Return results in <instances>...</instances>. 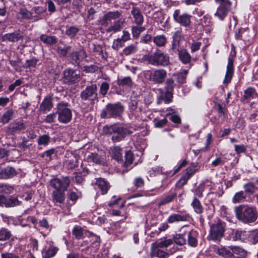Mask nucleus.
Listing matches in <instances>:
<instances>
[{"mask_svg":"<svg viewBox=\"0 0 258 258\" xmlns=\"http://www.w3.org/2000/svg\"><path fill=\"white\" fill-rule=\"evenodd\" d=\"M219 5L215 16L222 20L227 15L230 10L231 3L229 0H215Z\"/></svg>","mask_w":258,"mask_h":258,"instance_id":"nucleus-7","label":"nucleus"},{"mask_svg":"<svg viewBox=\"0 0 258 258\" xmlns=\"http://www.w3.org/2000/svg\"><path fill=\"white\" fill-rule=\"evenodd\" d=\"M18 18L30 19L32 18V13L25 8H21L17 15Z\"/></svg>","mask_w":258,"mask_h":258,"instance_id":"nucleus-43","label":"nucleus"},{"mask_svg":"<svg viewBox=\"0 0 258 258\" xmlns=\"http://www.w3.org/2000/svg\"><path fill=\"white\" fill-rule=\"evenodd\" d=\"M79 78L80 75L77 74L76 71L71 69H68L63 71L61 80L63 83L72 85L78 82Z\"/></svg>","mask_w":258,"mask_h":258,"instance_id":"nucleus-11","label":"nucleus"},{"mask_svg":"<svg viewBox=\"0 0 258 258\" xmlns=\"http://www.w3.org/2000/svg\"><path fill=\"white\" fill-rule=\"evenodd\" d=\"M21 202L19 201L17 198L11 197L9 199H6L5 207L7 208L14 207L20 205Z\"/></svg>","mask_w":258,"mask_h":258,"instance_id":"nucleus-39","label":"nucleus"},{"mask_svg":"<svg viewBox=\"0 0 258 258\" xmlns=\"http://www.w3.org/2000/svg\"><path fill=\"white\" fill-rule=\"evenodd\" d=\"M124 23V19L122 18H119L117 21L114 23L113 25L110 26L107 29L106 32L115 33L120 31Z\"/></svg>","mask_w":258,"mask_h":258,"instance_id":"nucleus-19","label":"nucleus"},{"mask_svg":"<svg viewBox=\"0 0 258 258\" xmlns=\"http://www.w3.org/2000/svg\"><path fill=\"white\" fill-rule=\"evenodd\" d=\"M175 86L176 84L174 83V80L173 78H169L166 80L165 84V88L166 90L173 91Z\"/></svg>","mask_w":258,"mask_h":258,"instance_id":"nucleus-51","label":"nucleus"},{"mask_svg":"<svg viewBox=\"0 0 258 258\" xmlns=\"http://www.w3.org/2000/svg\"><path fill=\"white\" fill-rule=\"evenodd\" d=\"M25 128V125L21 121H14L11 123L9 127V130L11 133H14L18 131L24 130Z\"/></svg>","mask_w":258,"mask_h":258,"instance_id":"nucleus-22","label":"nucleus"},{"mask_svg":"<svg viewBox=\"0 0 258 258\" xmlns=\"http://www.w3.org/2000/svg\"><path fill=\"white\" fill-rule=\"evenodd\" d=\"M111 156L115 160L120 161L122 160L121 150L119 147H114L111 150Z\"/></svg>","mask_w":258,"mask_h":258,"instance_id":"nucleus-35","label":"nucleus"},{"mask_svg":"<svg viewBox=\"0 0 258 258\" xmlns=\"http://www.w3.org/2000/svg\"><path fill=\"white\" fill-rule=\"evenodd\" d=\"M121 14L118 11L109 12L105 14L100 21V24L104 26H107L112 21L119 18Z\"/></svg>","mask_w":258,"mask_h":258,"instance_id":"nucleus-13","label":"nucleus"},{"mask_svg":"<svg viewBox=\"0 0 258 258\" xmlns=\"http://www.w3.org/2000/svg\"><path fill=\"white\" fill-rule=\"evenodd\" d=\"M257 96V94L256 93L255 89L253 88L249 87L245 90L242 99L243 100H250L255 98Z\"/></svg>","mask_w":258,"mask_h":258,"instance_id":"nucleus-29","label":"nucleus"},{"mask_svg":"<svg viewBox=\"0 0 258 258\" xmlns=\"http://www.w3.org/2000/svg\"><path fill=\"white\" fill-rule=\"evenodd\" d=\"M172 91V90H166L164 96H161L159 98L163 100L165 103H170L173 97Z\"/></svg>","mask_w":258,"mask_h":258,"instance_id":"nucleus-47","label":"nucleus"},{"mask_svg":"<svg viewBox=\"0 0 258 258\" xmlns=\"http://www.w3.org/2000/svg\"><path fill=\"white\" fill-rule=\"evenodd\" d=\"M188 74V72L186 70H184L181 72L177 74L176 75L174 74V76H176V81L179 84H182L185 83V80L186 78L187 75Z\"/></svg>","mask_w":258,"mask_h":258,"instance_id":"nucleus-42","label":"nucleus"},{"mask_svg":"<svg viewBox=\"0 0 258 258\" xmlns=\"http://www.w3.org/2000/svg\"><path fill=\"white\" fill-rule=\"evenodd\" d=\"M12 236L11 231L6 228H0V241H5L9 240Z\"/></svg>","mask_w":258,"mask_h":258,"instance_id":"nucleus-32","label":"nucleus"},{"mask_svg":"<svg viewBox=\"0 0 258 258\" xmlns=\"http://www.w3.org/2000/svg\"><path fill=\"white\" fill-rule=\"evenodd\" d=\"M167 71L163 69H157L151 72L149 80L155 84H161L167 77Z\"/></svg>","mask_w":258,"mask_h":258,"instance_id":"nucleus-10","label":"nucleus"},{"mask_svg":"<svg viewBox=\"0 0 258 258\" xmlns=\"http://www.w3.org/2000/svg\"><path fill=\"white\" fill-rule=\"evenodd\" d=\"M40 39L44 43L47 45H53L57 42V39L55 36H48L45 34L41 35Z\"/></svg>","mask_w":258,"mask_h":258,"instance_id":"nucleus-30","label":"nucleus"},{"mask_svg":"<svg viewBox=\"0 0 258 258\" xmlns=\"http://www.w3.org/2000/svg\"><path fill=\"white\" fill-rule=\"evenodd\" d=\"M79 29L76 27H71L68 29L66 31V34L67 35L71 37H74L77 33L78 32Z\"/></svg>","mask_w":258,"mask_h":258,"instance_id":"nucleus-59","label":"nucleus"},{"mask_svg":"<svg viewBox=\"0 0 258 258\" xmlns=\"http://www.w3.org/2000/svg\"><path fill=\"white\" fill-rule=\"evenodd\" d=\"M72 58L79 64L81 60L86 57V52L84 49L73 52L71 55Z\"/></svg>","mask_w":258,"mask_h":258,"instance_id":"nucleus-25","label":"nucleus"},{"mask_svg":"<svg viewBox=\"0 0 258 258\" xmlns=\"http://www.w3.org/2000/svg\"><path fill=\"white\" fill-rule=\"evenodd\" d=\"M89 162H93L97 164L103 165L104 164V158L100 156L96 153H91L87 157Z\"/></svg>","mask_w":258,"mask_h":258,"instance_id":"nucleus-28","label":"nucleus"},{"mask_svg":"<svg viewBox=\"0 0 258 258\" xmlns=\"http://www.w3.org/2000/svg\"><path fill=\"white\" fill-rule=\"evenodd\" d=\"M204 190V186L202 184H199L194 190L195 195L198 197H202Z\"/></svg>","mask_w":258,"mask_h":258,"instance_id":"nucleus-60","label":"nucleus"},{"mask_svg":"<svg viewBox=\"0 0 258 258\" xmlns=\"http://www.w3.org/2000/svg\"><path fill=\"white\" fill-rule=\"evenodd\" d=\"M246 197L243 191H239L235 194L232 198V202L233 204L242 203L245 200Z\"/></svg>","mask_w":258,"mask_h":258,"instance_id":"nucleus-31","label":"nucleus"},{"mask_svg":"<svg viewBox=\"0 0 258 258\" xmlns=\"http://www.w3.org/2000/svg\"><path fill=\"white\" fill-rule=\"evenodd\" d=\"M187 218L186 215L172 214L168 217L167 222L173 223L176 222L185 221Z\"/></svg>","mask_w":258,"mask_h":258,"instance_id":"nucleus-21","label":"nucleus"},{"mask_svg":"<svg viewBox=\"0 0 258 258\" xmlns=\"http://www.w3.org/2000/svg\"><path fill=\"white\" fill-rule=\"evenodd\" d=\"M56 114V113H53L47 115L44 119V121L47 123H52L54 122Z\"/></svg>","mask_w":258,"mask_h":258,"instance_id":"nucleus-62","label":"nucleus"},{"mask_svg":"<svg viewBox=\"0 0 258 258\" xmlns=\"http://www.w3.org/2000/svg\"><path fill=\"white\" fill-rule=\"evenodd\" d=\"M178 57L180 60L184 64L189 63L191 59L190 54L184 49L179 50Z\"/></svg>","mask_w":258,"mask_h":258,"instance_id":"nucleus-27","label":"nucleus"},{"mask_svg":"<svg viewBox=\"0 0 258 258\" xmlns=\"http://www.w3.org/2000/svg\"><path fill=\"white\" fill-rule=\"evenodd\" d=\"M123 111V107L119 103L108 104L101 113L103 118H115L119 116Z\"/></svg>","mask_w":258,"mask_h":258,"instance_id":"nucleus-6","label":"nucleus"},{"mask_svg":"<svg viewBox=\"0 0 258 258\" xmlns=\"http://www.w3.org/2000/svg\"><path fill=\"white\" fill-rule=\"evenodd\" d=\"M56 113L58 115V120L60 123H68L72 118V112L68 103L60 102L57 105Z\"/></svg>","mask_w":258,"mask_h":258,"instance_id":"nucleus-5","label":"nucleus"},{"mask_svg":"<svg viewBox=\"0 0 258 258\" xmlns=\"http://www.w3.org/2000/svg\"><path fill=\"white\" fill-rule=\"evenodd\" d=\"M216 251L218 255L225 258H232V256H234V255H233L229 247H226L222 245L218 246L216 248Z\"/></svg>","mask_w":258,"mask_h":258,"instance_id":"nucleus-18","label":"nucleus"},{"mask_svg":"<svg viewBox=\"0 0 258 258\" xmlns=\"http://www.w3.org/2000/svg\"><path fill=\"white\" fill-rule=\"evenodd\" d=\"M58 248L56 247H51L47 250H43L42 252L43 258H51L57 253Z\"/></svg>","mask_w":258,"mask_h":258,"instance_id":"nucleus-34","label":"nucleus"},{"mask_svg":"<svg viewBox=\"0 0 258 258\" xmlns=\"http://www.w3.org/2000/svg\"><path fill=\"white\" fill-rule=\"evenodd\" d=\"M173 240L175 243L179 245H182L186 242L185 238L182 234H176L173 237Z\"/></svg>","mask_w":258,"mask_h":258,"instance_id":"nucleus-48","label":"nucleus"},{"mask_svg":"<svg viewBox=\"0 0 258 258\" xmlns=\"http://www.w3.org/2000/svg\"><path fill=\"white\" fill-rule=\"evenodd\" d=\"M17 174L15 169L12 167H7L4 169H0V179H6L11 178Z\"/></svg>","mask_w":258,"mask_h":258,"instance_id":"nucleus-16","label":"nucleus"},{"mask_svg":"<svg viewBox=\"0 0 258 258\" xmlns=\"http://www.w3.org/2000/svg\"><path fill=\"white\" fill-rule=\"evenodd\" d=\"M229 248L233 254L234 253L242 257L245 256L247 254L246 251L239 246L231 245L229 246Z\"/></svg>","mask_w":258,"mask_h":258,"instance_id":"nucleus-33","label":"nucleus"},{"mask_svg":"<svg viewBox=\"0 0 258 258\" xmlns=\"http://www.w3.org/2000/svg\"><path fill=\"white\" fill-rule=\"evenodd\" d=\"M22 38L23 36L18 32L8 33L4 35L3 36L4 40H7L13 42H17Z\"/></svg>","mask_w":258,"mask_h":258,"instance_id":"nucleus-26","label":"nucleus"},{"mask_svg":"<svg viewBox=\"0 0 258 258\" xmlns=\"http://www.w3.org/2000/svg\"><path fill=\"white\" fill-rule=\"evenodd\" d=\"M70 183V180L68 177L61 179L54 178L50 180V185L55 189L52 194L53 202L62 203L64 201V191L67 190Z\"/></svg>","mask_w":258,"mask_h":258,"instance_id":"nucleus-2","label":"nucleus"},{"mask_svg":"<svg viewBox=\"0 0 258 258\" xmlns=\"http://www.w3.org/2000/svg\"><path fill=\"white\" fill-rule=\"evenodd\" d=\"M197 170V166L194 164H192L186 169V172L185 175L188 176V177L190 178Z\"/></svg>","mask_w":258,"mask_h":258,"instance_id":"nucleus-54","label":"nucleus"},{"mask_svg":"<svg viewBox=\"0 0 258 258\" xmlns=\"http://www.w3.org/2000/svg\"><path fill=\"white\" fill-rule=\"evenodd\" d=\"M154 42L158 46H164L167 42L165 36L163 35H157L153 38Z\"/></svg>","mask_w":258,"mask_h":258,"instance_id":"nucleus-40","label":"nucleus"},{"mask_svg":"<svg viewBox=\"0 0 258 258\" xmlns=\"http://www.w3.org/2000/svg\"><path fill=\"white\" fill-rule=\"evenodd\" d=\"M72 234L77 239H81L87 236L88 234L90 235L91 232L80 226L76 225L72 230Z\"/></svg>","mask_w":258,"mask_h":258,"instance_id":"nucleus-15","label":"nucleus"},{"mask_svg":"<svg viewBox=\"0 0 258 258\" xmlns=\"http://www.w3.org/2000/svg\"><path fill=\"white\" fill-rule=\"evenodd\" d=\"M234 212L237 219L245 224L254 223L258 217L256 209L247 204H242L235 207Z\"/></svg>","mask_w":258,"mask_h":258,"instance_id":"nucleus-1","label":"nucleus"},{"mask_svg":"<svg viewBox=\"0 0 258 258\" xmlns=\"http://www.w3.org/2000/svg\"><path fill=\"white\" fill-rule=\"evenodd\" d=\"M243 188L245 192L247 194H253L258 190V187H256L253 183L248 182L244 185Z\"/></svg>","mask_w":258,"mask_h":258,"instance_id":"nucleus-44","label":"nucleus"},{"mask_svg":"<svg viewBox=\"0 0 258 258\" xmlns=\"http://www.w3.org/2000/svg\"><path fill=\"white\" fill-rule=\"evenodd\" d=\"M13 111L12 110H8L5 112L1 117V122L6 124L9 122L13 118Z\"/></svg>","mask_w":258,"mask_h":258,"instance_id":"nucleus-45","label":"nucleus"},{"mask_svg":"<svg viewBox=\"0 0 258 258\" xmlns=\"http://www.w3.org/2000/svg\"><path fill=\"white\" fill-rule=\"evenodd\" d=\"M225 227L221 223L213 224L211 226L209 237L213 241H220L224 236Z\"/></svg>","mask_w":258,"mask_h":258,"instance_id":"nucleus-8","label":"nucleus"},{"mask_svg":"<svg viewBox=\"0 0 258 258\" xmlns=\"http://www.w3.org/2000/svg\"><path fill=\"white\" fill-rule=\"evenodd\" d=\"M71 47L70 46H64L63 47L61 46H59L57 47V52L61 56H64L67 55V53L69 51L71 50Z\"/></svg>","mask_w":258,"mask_h":258,"instance_id":"nucleus-55","label":"nucleus"},{"mask_svg":"<svg viewBox=\"0 0 258 258\" xmlns=\"http://www.w3.org/2000/svg\"><path fill=\"white\" fill-rule=\"evenodd\" d=\"M145 30L142 26H134L132 28V34L134 37H138L140 33Z\"/></svg>","mask_w":258,"mask_h":258,"instance_id":"nucleus-56","label":"nucleus"},{"mask_svg":"<svg viewBox=\"0 0 258 258\" xmlns=\"http://www.w3.org/2000/svg\"><path fill=\"white\" fill-rule=\"evenodd\" d=\"M80 97L83 100L94 101L97 99V86L96 84H92L82 91L80 93Z\"/></svg>","mask_w":258,"mask_h":258,"instance_id":"nucleus-9","label":"nucleus"},{"mask_svg":"<svg viewBox=\"0 0 258 258\" xmlns=\"http://www.w3.org/2000/svg\"><path fill=\"white\" fill-rule=\"evenodd\" d=\"M246 238V232L242 231H236L234 234V239L236 240H244Z\"/></svg>","mask_w":258,"mask_h":258,"instance_id":"nucleus-58","label":"nucleus"},{"mask_svg":"<svg viewBox=\"0 0 258 258\" xmlns=\"http://www.w3.org/2000/svg\"><path fill=\"white\" fill-rule=\"evenodd\" d=\"M134 156L133 154L131 151H127L125 153V165L126 166H128L130 165L133 161Z\"/></svg>","mask_w":258,"mask_h":258,"instance_id":"nucleus-57","label":"nucleus"},{"mask_svg":"<svg viewBox=\"0 0 258 258\" xmlns=\"http://www.w3.org/2000/svg\"><path fill=\"white\" fill-rule=\"evenodd\" d=\"M233 60L231 58H228V61L226 68V72L225 78L223 80V83L225 85L228 84L233 77Z\"/></svg>","mask_w":258,"mask_h":258,"instance_id":"nucleus-14","label":"nucleus"},{"mask_svg":"<svg viewBox=\"0 0 258 258\" xmlns=\"http://www.w3.org/2000/svg\"><path fill=\"white\" fill-rule=\"evenodd\" d=\"M234 148H235V152L238 154L244 153L246 150L245 146L243 145H235Z\"/></svg>","mask_w":258,"mask_h":258,"instance_id":"nucleus-63","label":"nucleus"},{"mask_svg":"<svg viewBox=\"0 0 258 258\" xmlns=\"http://www.w3.org/2000/svg\"><path fill=\"white\" fill-rule=\"evenodd\" d=\"M124 42L120 38L115 39L112 45V47L115 50H118L124 46Z\"/></svg>","mask_w":258,"mask_h":258,"instance_id":"nucleus-52","label":"nucleus"},{"mask_svg":"<svg viewBox=\"0 0 258 258\" xmlns=\"http://www.w3.org/2000/svg\"><path fill=\"white\" fill-rule=\"evenodd\" d=\"M141 61L155 66L166 67L169 64L170 59L168 54L157 49L152 54H147L142 57Z\"/></svg>","mask_w":258,"mask_h":258,"instance_id":"nucleus-3","label":"nucleus"},{"mask_svg":"<svg viewBox=\"0 0 258 258\" xmlns=\"http://www.w3.org/2000/svg\"><path fill=\"white\" fill-rule=\"evenodd\" d=\"M50 137L47 135H44L39 137L37 143L39 145L46 146L50 142Z\"/></svg>","mask_w":258,"mask_h":258,"instance_id":"nucleus-50","label":"nucleus"},{"mask_svg":"<svg viewBox=\"0 0 258 258\" xmlns=\"http://www.w3.org/2000/svg\"><path fill=\"white\" fill-rule=\"evenodd\" d=\"M173 243L172 239H167L163 238L160 239L159 241L156 242V246L158 248H166L171 245Z\"/></svg>","mask_w":258,"mask_h":258,"instance_id":"nucleus-37","label":"nucleus"},{"mask_svg":"<svg viewBox=\"0 0 258 258\" xmlns=\"http://www.w3.org/2000/svg\"><path fill=\"white\" fill-rule=\"evenodd\" d=\"M52 107V98L50 96H46L42 101L39 107L41 112H45L49 111Z\"/></svg>","mask_w":258,"mask_h":258,"instance_id":"nucleus-17","label":"nucleus"},{"mask_svg":"<svg viewBox=\"0 0 258 258\" xmlns=\"http://www.w3.org/2000/svg\"><path fill=\"white\" fill-rule=\"evenodd\" d=\"M191 206L194 209V211L197 214H201L204 211V208L202 205L200 201L198 200L197 198H195L192 203Z\"/></svg>","mask_w":258,"mask_h":258,"instance_id":"nucleus-36","label":"nucleus"},{"mask_svg":"<svg viewBox=\"0 0 258 258\" xmlns=\"http://www.w3.org/2000/svg\"><path fill=\"white\" fill-rule=\"evenodd\" d=\"M137 50L138 43H135L125 47L123 50V52L125 55H128L136 52Z\"/></svg>","mask_w":258,"mask_h":258,"instance_id":"nucleus-38","label":"nucleus"},{"mask_svg":"<svg viewBox=\"0 0 258 258\" xmlns=\"http://www.w3.org/2000/svg\"><path fill=\"white\" fill-rule=\"evenodd\" d=\"M135 22L138 25H141L144 22V17L140 11L137 8H134L131 11Z\"/></svg>","mask_w":258,"mask_h":258,"instance_id":"nucleus-23","label":"nucleus"},{"mask_svg":"<svg viewBox=\"0 0 258 258\" xmlns=\"http://www.w3.org/2000/svg\"><path fill=\"white\" fill-rule=\"evenodd\" d=\"M118 85L121 86H127L131 87L132 85V80L130 77H126L118 81Z\"/></svg>","mask_w":258,"mask_h":258,"instance_id":"nucleus-46","label":"nucleus"},{"mask_svg":"<svg viewBox=\"0 0 258 258\" xmlns=\"http://www.w3.org/2000/svg\"><path fill=\"white\" fill-rule=\"evenodd\" d=\"M191 18V16L186 13L180 14L179 10H175L173 14L174 20L177 23L186 28H189L190 27L191 22L190 20Z\"/></svg>","mask_w":258,"mask_h":258,"instance_id":"nucleus-12","label":"nucleus"},{"mask_svg":"<svg viewBox=\"0 0 258 258\" xmlns=\"http://www.w3.org/2000/svg\"><path fill=\"white\" fill-rule=\"evenodd\" d=\"M189 178L188 176L184 175L181 177L176 183V185L178 187H181L185 185Z\"/></svg>","mask_w":258,"mask_h":258,"instance_id":"nucleus-61","label":"nucleus"},{"mask_svg":"<svg viewBox=\"0 0 258 258\" xmlns=\"http://www.w3.org/2000/svg\"><path fill=\"white\" fill-rule=\"evenodd\" d=\"M187 233L188 244L191 246H196L198 244L197 239L198 233L197 231L194 230H191L187 232Z\"/></svg>","mask_w":258,"mask_h":258,"instance_id":"nucleus-24","label":"nucleus"},{"mask_svg":"<svg viewBox=\"0 0 258 258\" xmlns=\"http://www.w3.org/2000/svg\"><path fill=\"white\" fill-rule=\"evenodd\" d=\"M176 197V193L173 192L163 197L158 205L159 206L168 204L172 202L173 200Z\"/></svg>","mask_w":258,"mask_h":258,"instance_id":"nucleus-41","label":"nucleus"},{"mask_svg":"<svg viewBox=\"0 0 258 258\" xmlns=\"http://www.w3.org/2000/svg\"><path fill=\"white\" fill-rule=\"evenodd\" d=\"M103 131L105 135L112 136L111 140L113 142H120L126 136L132 134V132L127 128L115 124L104 126Z\"/></svg>","mask_w":258,"mask_h":258,"instance_id":"nucleus-4","label":"nucleus"},{"mask_svg":"<svg viewBox=\"0 0 258 258\" xmlns=\"http://www.w3.org/2000/svg\"><path fill=\"white\" fill-rule=\"evenodd\" d=\"M134 184L136 188L142 187L144 185V181L141 177H138L135 179Z\"/></svg>","mask_w":258,"mask_h":258,"instance_id":"nucleus-64","label":"nucleus"},{"mask_svg":"<svg viewBox=\"0 0 258 258\" xmlns=\"http://www.w3.org/2000/svg\"><path fill=\"white\" fill-rule=\"evenodd\" d=\"M13 190L14 188L13 186L8 184L0 183V193L10 194L12 193Z\"/></svg>","mask_w":258,"mask_h":258,"instance_id":"nucleus-49","label":"nucleus"},{"mask_svg":"<svg viewBox=\"0 0 258 258\" xmlns=\"http://www.w3.org/2000/svg\"><path fill=\"white\" fill-rule=\"evenodd\" d=\"M95 184L98 186L103 195L107 192L110 186L109 183L102 178L96 179Z\"/></svg>","mask_w":258,"mask_h":258,"instance_id":"nucleus-20","label":"nucleus"},{"mask_svg":"<svg viewBox=\"0 0 258 258\" xmlns=\"http://www.w3.org/2000/svg\"><path fill=\"white\" fill-rule=\"evenodd\" d=\"M109 89V84L106 82H103L100 85L99 93L101 95H102V96L104 97L107 94Z\"/></svg>","mask_w":258,"mask_h":258,"instance_id":"nucleus-53","label":"nucleus"}]
</instances>
